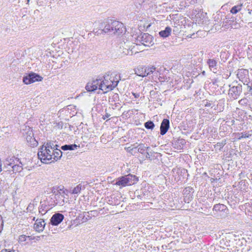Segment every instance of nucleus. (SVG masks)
<instances>
[{
  "mask_svg": "<svg viewBox=\"0 0 252 252\" xmlns=\"http://www.w3.org/2000/svg\"><path fill=\"white\" fill-rule=\"evenodd\" d=\"M120 76H113L112 73H106L103 76L87 83L85 88L88 92H94L97 89L103 93L113 90L119 82Z\"/></svg>",
  "mask_w": 252,
  "mask_h": 252,
  "instance_id": "f257e3e1",
  "label": "nucleus"
},
{
  "mask_svg": "<svg viewBox=\"0 0 252 252\" xmlns=\"http://www.w3.org/2000/svg\"><path fill=\"white\" fill-rule=\"evenodd\" d=\"M101 28L104 29L103 31L105 33L111 35H119L126 31V28L122 23L112 19H107L101 23Z\"/></svg>",
  "mask_w": 252,
  "mask_h": 252,
  "instance_id": "f03ea898",
  "label": "nucleus"
},
{
  "mask_svg": "<svg viewBox=\"0 0 252 252\" xmlns=\"http://www.w3.org/2000/svg\"><path fill=\"white\" fill-rule=\"evenodd\" d=\"M138 181V179L135 175L129 174L117 178L115 184L124 187L133 185Z\"/></svg>",
  "mask_w": 252,
  "mask_h": 252,
  "instance_id": "7ed1b4c3",
  "label": "nucleus"
},
{
  "mask_svg": "<svg viewBox=\"0 0 252 252\" xmlns=\"http://www.w3.org/2000/svg\"><path fill=\"white\" fill-rule=\"evenodd\" d=\"M54 151V149L46 148L42 146L38 152V157L43 163H50L52 160Z\"/></svg>",
  "mask_w": 252,
  "mask_h": 252,
  "instance_id": "20e7f679",
  "label": "nucleus"
},
{
  "mask_svg": "<svg viewBox=\"0 0 252 252\" xmlns=\"http://www.w3.org/2000/svg\"><path fill=\"white\" fill-rule=\"evenodd\" d=\"M137 42L136 45H138V42L145 46H150L154 44L153 37L149 33H144L141 34L136 38Z\"/></svg>",
  "mask_w": 252,
  "mask_h": 252,
  "instance_id": "39448f33",
  "label": "nucleus"
},
{
  "mask_svg": "<svg viewBox=\"0 0 252 252\" xmlns=\"http://www.w3.org/2000/svg\"><path fill=\"white\" fill-rule=\"evenodd\" d=\"M43 77L39 74L31 72L23 77V82L25 84L29 85L35 82L41 81Z\"/></svg>",
  "mask_w": 252,
  "mask_h": 252,
  "instance_id": "423d86ee",
  "label": "nucleus"
},
{
  "mask_svg": "<svg viewBox=\"0 0 252 252\" xmlns=\"http://www.w3.org/2000/svg\"><path fill=\"white\" fill-rule=\"evenodd\" d=\"M228 91V95L230 98L236 99L239 97L242 92V86L240 84L230 87Z\"/></svg>",
  "mask_w": 252,
  "mask_h": 252,
  "instance_id": "0eeeda50",
  "label": "nucleus"
},
{
  "mask_svg": "<svg viewBox=\"0 0 252 252\" xmlns=\"http://www.w3.org/2000/svg\"><path fill=\"white\" fill-rule=\"evenodd\" d=\"M236 75L239 81L242 82L244 85L248 83L250 81L249 71L247 69H239L237 70Z\"/></svg>",
  "mask_w": 252,
  "mask_h": 252,
  "instance_id": "6e6552de",
  "label": "nucleus"
},
{
  "mask_svg": "<svg viewBox=\"0 0 252 252\" xmlns=\"http://www.w3.org/2000/svg\"><path fill=\"white\" fill-rule=\"evenodd\" d=\"M24 136L30 146L34 147L37 146L38 142L33 137V133L32 129L29 128L28 131L24 134Z\"/></svg>",
  "mask_w": 252,
  "mask_h": 252,
  "instance_id": "1a4fd4ad",
  "label": "nucleus"
},
{
  "mask_svg": "<svg viewBox=\"0 0 252 252\" xmlns=\"http://www.w3.org/2000/svg\"><path fill=\"white\" fill-rule=\"evenodd\" d=\"M136 144H137V143L133 145L134 147L130 149V151H131V152H135L136 151H137L138 153L142 155H145L146 151H149V150L151 149L150 147L145 146L144 144L141 143L138 144L137 146H135Z\"/></svg>",
  "mask_w": 252,
  "mask_h": 252,
  "instance_id": "9d476101",
  "label": "nucleus"
},
{
  "mask_svg": "<svg viewBox=\"0 0 252 252\" xmlns=\"http://www.w3.org/2000/svg\"><path fill=\"white\" fill-rule=\"evenodd\" d=\"M63 219L64 216L62 214L55 213L50 219V223L52 225H58L63 220Z\"/></svg>",
  "mask_w": 252,
  "mask_h": 252,
  "instance_id": "9b49d317",
  "label": "nucleus"
},
{
  "mask_svg": "<svg viewBox=\"0 0 252 252\" xmlns=\"http://www.w3.org/2000/svg\"><path fill=\"white\" fill-rule=\"evenodd\" d=\"M186 23L185 18L183 16H180L178 19H176L175 21H174V25L173 26L174 28L173 29V32H178L179 30L181 28L183 25Z\"/></svg>",
  "mask_w": 252,
  "mask_h": 252,
  "instance_id": "f8f14e48",
  "label": "nucleus"
},
{
  "mask_svg": "<svg viewBox=\"0 0 252 252\" xmlns=\"http://www.w3.org/2000/svg\"><path fill=\"white\" fill-rule=\"evenodd\" d=\"M194 192V189L190 187H186L183 190V194L184 195L185 199L188 202L192 198L193 193Z\"/></svg>",
  "mask_w": 252,
  "mask_h": 252,
  "instance_id": "ddd939ff",
  "label": "nucleus"
},
{
  "mask_svg": "<svg viewBox=\"0 0 252 252\" xmlns=\"http://www.w3.org/2000/svg\"><path fill=\"white\" fill-rule=\"evenodd\" d=\"M169 120L164 119L162 121L160 126V133L161 135H164L169 128Z\"/></svg>",
  "mask_w": 252,
  "mask_h": 252,
  "instance_id": "4468645a",
  "label": "nucleus"
},
{
  "mask_svg": "<svg viewBox=\"0 0 252 252\" xmlns=\"http://www.w3.org/2000/svg\"><path fill=\"white\" fill-rule=\"evenodd\" d=\"M45 224L46 223L43 219H37L35 220L34 228L36 231L41 232L44 230Z\"/></svg>",
  "mask_w": 252,
  "mask_h": 252,
  "instance_id": "2eb2a0df",
  "label": "nucleus"
},
{
  "mask_svg": "<svg viewBox=\"0 0 252 252\" xmlns=\"http://www.w3.org/2000/svg\"><path fill=\"white\" fill-rule=\"evenodd\" d=\"M207 64L209 66L210 70L214 73L217 71L218 60L215 59H209L207 61Z\"/></svg>",
  "mask_w": 252,
  "mask_h": 252,
  "instance_id": "dca6fc26",
  "label": "nucleus"
},
{
  "mask_svg": "<svg viewBox=\"0 0 252 252\" xmlns=\"http://www.w3.org/2000/svg\"><path fill=\"white\" fill-rule=\"evenodd\" d=\"M186 143V140L182 138H179L172 143L173 147L177 150H182L183 149L184 146Z\"/></svg>",
  "mask_w": 252,
  "mask_h": 252,
  "instance_id": "f3484780",
  "label": "nucleus"
},
{
  "mask_svg": "<svg viewBox=\"0 0 252 252\" xmlns=\"http://www.w3.org/2000/svg\"><path fill=\"white\" fill-rule=\"evenodd\" d=\"M145 65H139L135 67L134 69V73L137 76L144 77H146V75L145 73Z\"/></svg>",
  "mask_w": 252,
  "mask_h": 252,
  "instance_id": "a211bd4d",
  "label": "nucleus"
},
{
  "mask_svg": "<svg viewBox=\"0 0 252 252\" xmlns=\"http://www.w3.org/2000/svg\"><path fill=\"white\" fill-rule=\"evenodd\" d=\"M213 211L216 212L220 211L224 213L225 214H228V209L226 206L222 204H217L214 206Z\"/></svg>",
  "mask_w": 252,
  "mask_h": 252,
  "instance_id": "6ab92c4d",
  "label": "nucleus"
},
{
  "mask_svg": "<svg viewBox=\"0 0 252 252\" xmlns=\"http://www.w3.org/2000/svg\"><path fill=\"white\" fill-rule=\"evenodd\" d=\"M62 155L63 152L61 151V150L58 149L57 148H56V149H54L52 160H51L50 163L52 162L56 161L60 159L62 156Z\"/></svg>",
  "mask_w": 252,
  "mask_h": 252,
  "instance_id": "aec40b11",
  "label": "nucleus"
},
{
  "mask_svg": "<svg viewBox=\"0 0 252 252\" xmlns=\"http://www.w3.org/2000/svg\"><path fill=\"white\" fill-rule=\"evenodd\" d=\"M53 206L49 204H41L39 207L38 212L42 215L45 214L49 210L52 208Z\"/></svg>",
  "mask_w": 252,
  "mask_h": 252,
  "instance_id": "412c9836",
  "label": "nucleus"
},
{
  "mask_svg": "<svg viewBox=\"0 0 252 252\" xmlns=\"http://www.w3.org/2000/svg\"><path fill=\"white\" fill-rule=\"evenodd\" d=\"M19 159L17 158H14V157L7 158L4 163V166L6 168H8V166H9L12 168L13 165H14L15 163L19 162Z\"/></svg>",
  "mask_w": 252,
  "mask_h": 252,
  "instance_id": "4be33fe9",
  "label": "nucleus"
},
{
  "mask_svg": "<svg viewBox=\"0 0 252 252\" xmlns=\"http://www.w3.org/2000/svg\"><path fill=\"white\" fill-rule=\"evenodd\" d=\"M59 187L55 186L52 188L51 189V193H53V195H55L54 198L56 199V200L57 201V197L61 196L62 197H64V195L62 194V192L60 191L59 190Z\"/></svg>",
  "mask_w": 252,
  "mask_h": 252,
  "instance_id": "5701e85b",
  "label": "nucleus"
},
{
  "mask_svg": "<svg viewBox=\"0 0 252 252\" xmlns=\"http://www.w3.org/2000/svg\"><path fill=\"white\" fill-rule=\"evenodd\" d=\"M171 31L170 27H166L164 30L159 32V34L161 37L166 38L170 35Z\"/></svg>",
  "mask_w": 252,
  "mask_h": 252,
  "instance_id": "b1692460",
  "label": "nucleus"
},
{
  "mask_svg": "<svg viewBox=\"0 0 252 252\" xmlns=\"http://www.w3.org/2000/svg\"><path fill=\"white\" fill-rule=\"evenodd\" d=\"M80 146L77 145L75 144H70V145H64L61 147V149L63 151H67V150H74L75 149H77L78 148H79Z\"/></svg>",
  "mask_w": 252,
  "mask_h": 252,
  "instance_id": "393cba45",
  "label": "nucleus"
},
{
  "mask_svg": "<svg viewBox=\"0 0 252 252\" xmlns=\"http://www.w3.org/2000/svg\"><path fill=\"white\" fill-rule=\"evenodd\" d=\"M146 77L151 75L156 70V67L153 65H145Z\"/></svg>",
  "mask_w": 252,
  "mask_h": 252,
  "instance_id": "a878e982",
  "label": "nucleus"
},
{
  "mask_svg": "<svg viewBox=\"0 0 252 252\" xmlns=\"http://www.w3.org/2000/svg\"><path fill=\"white\" fill-rule=\"evenodd\" d=\"M18 162H18L16 163H15L14 165H13L12 166V171L14 173L17 172H21L23 169L22 167L23 164L22 163V162L19 161Z\"/></svg>",
  "mask_w": 252,
  "mask_h": 252,
  "instance_id": "bb28decb",
  "label": "nucleus"
},
{
  "mask_svg": "<svg viewBox=\"0 0 252 252\" xmlns=\"http://www.w3.org/2000/svg\"><path fill=\"white\" fill-rule=\"evenodd\" d=\"M35 199H36L35 198L32 201V202H31L29 204L27 208V210L28 212L31 213H33V211H34L35 206L37 205V201H35Z\"/></svg>",
  "mask_w": 252,
  "mask_h": 252,
  "instance_id": "cd10ccee",
  "label": "nucleus"
},
{
  "mask_svg": "<svg viewBox=\"0 0 252 252\" xmlns=\"http://www.w3.org/2000/svg\"><path fill=\"white\" fill-rule=\"evenodd\" d=\"M104 29L103 28H101V23L99 24L98 28L94 29L93 32L95 35H99L105 33L104 31Z\"/></svg>",
  "mask_w": 252,
  "mask_h": 252,
  "instance_id": "c85d7f7f",
  "label": "nucleus"
},
{
  "mask_svg": "<svg viewBox=\"0 0 252 252\" xmlns=\"http://www.w3.org/2000/svg\"><path fill=\"white\" fill-rule=\"evenodd\" d=\"M242 6V4H241L233 6L230 10V12L232 14H236L238 12L241 10Z\"/></svg>",
  "mask_w": 252,
  "mask_h": 252,
  "instance_id": "c756f323",
  "label": "nucleus"
},
{
  "mask_svg": "<svg viewBox=\"0 0 252 252\" xmlns=\"http://www.w3.org/2000/svg\"><path fill=\"white\" fill-rule=\"evenodd\" d=\"M82 189H84L85 187L82 186L81 184H79L73 189L71 190V193L73 194H78L80 192Z\"/></svg>",
  "mask_w": 252,
  "mask_h": 252,
  "instance_id": "7c9ffc66",
  "label": "nucleus"
},
{
  "mask_svg": "<svg viewBox=\"0 0 252 252\" xmlns=\"http://www.w3.org/2000/svg\"><path fill=\"white\" fill-rule=\"evenodd\" d=\"M144 126L146 128L152 130L155 126L152 121H148L144 124Z\"/></svg>",
  "mask_w": 252,
  "mask_h": 252,
  "instance_id": "2f4dec72",
  "label": "nucleus"
},
{
  "mask_svg": "<svg viewBox=\"0 0 252 252\" xmlns=\"http://www.w3.org/2000/svg\"><path fill=\"white\" fill-rule=\"evenodd\" d=\"M44 148L51 149H56V148L58 147V146L56 144L54 145V143L51 142H47L45 145H43Z\"/></svg>",
  "mask_w": 252,
  "mask_h": 252,
  "instance_id": "473e14b6",
  "label": "nucleus"
},
{
  "mask_svg": "<svg viewBox=\"0 0 252 252\" xmlns=\"http://www.w3.org/2000/svg\"><path fill=\"white\" fill-rule=\"evenodd\" d=\"M245 85L247 86V93H245V95L248 94H250L251 95H252V82L250 81L247 84H245Z\"/></svg>",
  "mask_w": 252,
  "mask_h": 252,
  "instance_id": "72a5a7b5",
  "label": "nucleus"
},
{
  "mask_svg": "<svg viewBox=\"0 0 252 252\" xmlns=\"http://www.w3.org/2000/svg\"><path fill=\"white\" fill-rule=\"evenodd\" d=\"M252 131H248V132H242L241 133V136L238 138V139H241L242 138H249L252 135Z\"/></svg>",
  "mask_w": 252,
  "mask_h": 252,
  "instance_id": "f704fd0d",
  "label": "nucleus"
},
{
  "mask_svg": "<svg viewBox=\"0 0 252 252\" xmlns=\"http://www.w3.org/2000/svg\"><path fill=\"white\" fill-rule=\"evenodd\" d=\"M30 236H27L25 235H22L19 236V241L20 242H24L26 241L27 238H29Z\"/></svg>",
  "mask_w": 252,
  "mask_h": 252,
  "instance_id": "c9c22d12",
  "label": "nucleus"
},
{
  "mask_svg": "<svg viewBox=\"0 0 252 252\" xmlns=\"http://www.w3.org/2000/svg\"><path fill=\"white\" fill-rule=\"evenodd\" d=\"M226 144V140L224 139L221 142H218L216 144L217 146L220 147V148H222Z\"/></svg>",
  "mask_w": 252,
  "mask_h": 252,
  "instance_id": "e433bc0d",
  "label": "nucleus"
},
{
  "mask_svg": "<svg viewBox=\"0 0 252 252\" xmlns=\"http://www.w3.org/2000/svg\"><path fill=\"white\" fill-rule=\"evenodd\" d=\"M153 153H154V152L150 151V150L149 151H146V152H145V154L146 158L151 160V157L152 156V154Z\"/></svg>",
  "mask_w": 252,
  "mask_h": 252,
  "instance_id": "4c0bfd02",
  "label": "nucleus"
},
{
  "mask_svg": "<svg viewBox=\"0 0 252 252\" xmlns=\"http://www.w3.org/2000/svg\"><path fill=\"white\" fill-rule=\"evenodd\" d=\"M248 100L247 98H243L239 101V104L241 105H246L248 103Z\"/></svg>",
  "mask_w": 252,
  "mask_h": 252,
  "instance_id": "58836bf2",
  "label": "nucleus"
},
{
  "mask_svg": "<svg viewBox=\"0 0 252 252\" xmlns=\"http://www.w3.org/2000/svg\"><path fill=\"white\" fill-rule=\"evenodd\" d=\"M113 101H117L119 100V94L117 93L114 94L112 97Z\"/></svg>",
  "mask_w": 252,
  "mask_h": 252,
  "instance_id": "ea45409f",
  "label": "nucleus"
},
{
  "mask_svg": "<svg viewBox=\"0 0 252 252\" xmlns=\"http://www.w3.org/2000/svg\"><path fill=\"white\" fill-rule=\"evenodd\" d=\"M62 197H61V196L60 197H57V201L55 200H54L53 201H52V202L51 203V205L53 206H55V205H56L58 203H59V201L60 199H62Z\"/></svg>",
  "mask_w": 252,
  "mask_h": 252,
  "instance_id": "a19ab883",
  "label": "nucleus"
},
{
  "mask_svg": "<svg viewBox=\"0 0 252 252\" xmlns=\"http://www.w3.org/2000/svg\"><path fill=\"white\" fill-rule=\"evenodd\" d=\"M3 228V221L2 220V217L0 215V232H1Z\"/></svg>",
  "mask_w": 252,
  "mask_h": 252,
  "instance_id": "79ce46f5",
  "label": "nucleus"
},
{
  "mask_svg": "<svg viewBox=\"0 0 252 252\" xmlns=\"http://www.w3.org/2000/svg\"><path fill=\"white\" fill-rule=\"evenodd\" d=\"M64 187L63 186L59 187V190L60 191L62 192V194H63L64 195V194L65 193V190H63Z\"/></svg>",
  "mask_w": 252,
  "mask_h": 252,
  "instance_id": "37998d69",
  "label": "nucleus"
},
{
  "mask_svg": "<svg viewBox=\"0 0 252 252\" xmlns=\"http://www.w3.org/2000/svg\"><path fill=\"white\" fill-rule=\"evenodd\" d=\"M110 116V115L109 113L106 112L105 115L103 116L102 118L103 120H105L106 119L108 118Z\"/></svg>",
  "mask_w": 252,
  "mask_h": 252,
  "instance_id": "c03bdc74",
  "label": "nucleus"
},
{
  "mask_svg": "<svg viewBox=\"0 0 252 252\" xmlns=\"http://www.w3.org/2000/svg\"><path fill=\"white\" fill-rule=\"evenodd\" d=\"M132 94L134 96V98H138L140 96V94L139 93H132Z\"/></svg>",
  "mask_w": 252,
  "mask_h": 252,
  "instance_id": "a18cd8bd",
  "label": "nucleus"
},
{
  "mask_svg": "<svg viewBox=\"0 0 252 252\" xmlns=\"http://www.w3.org/2000/svg\"><path fill=\"white\" fill-rule=\"evenodd\" d=\"M88 213L91 215L94 216L95 215L97 214V211L95 210H93L88 212Z\"/></svg>",
  "mask_w": 252,
  "mask_h": 252,
  "instance_id": "49530a36",
  "label": "nucleus"
},
{
  "mask_svg": "<svg viewBox=\"0 0 252 252\" xmlns=\"http://www.w3.org/2000/svg\"><path fill=\"white\" fill-rule=\"evenodd\" d=\"M0 252H16L15 250H8L6 249L2 250Z\"/></svg>",
  "mask_w": 252,
  "mask_h": 252,
  "instance_id": "de8ad7c7",
  "label": "nucleus"
},
{
  "mask_svg": "<svg viewBox=\"0 0 252 252\" xmlns=\"http://www.w3.org/2000/svg\"><path fill=\"white\" fill-rule=\"evenodd\" d=\"M225 53L224 52L223 53H220V57H221L222 56L223 57L224 55H225Z\"/></svg>",
  "mask_w": 252,
  "mask_h": 252,
  "instance_id": "09e8293b",
  "label": "nucleus"
},
{
  "mask_svg": "<svg viewBox=\"0 0 252 252\" xmlns=\"http://www.w3.org/2000/svg\"><path fill=\"white\" fill-rule=\"evenodd\" d=\"M206 106H208V107H209L211 106V103H207V104L205 105Z\"/></svg>",
  "mask_w": 252,
  "mask_h": 252,
  "instance_id": "8fccbe9b",
  "label": "nucleus"
},
{
  "mask_svg": "<svg viewBox=\"0 0 252 252\" xmlns=\"http://www.w3.org/2000/svg\"><path fill=\"white\" fill-rule=\"evenodd\" d=\"M202 75H206V72H205V71H203L202 72Z\"/></svg>",
  "mask_w": 252,
  "mask_h": 252,
  "instance_id": "3c124183",
  "label": "nucleus"
},
{
  "mask_svg": "<svg viewBox=\"0 0 252 252\" xmlns=\"http://www.w3.org/2000/svg\"><path fill=\"white\" fill-rule=\"evenodd\" d=\"M234 123H235V121L234 120H232L231 121L232 125H234Z\"/></svg>",
  "mask_w": 252,
  "mask_h": 252,
  "instance_id": "603ef678",
  "label": "nucleus"
},
{
  "mask_svg": "<svg viewBox=\"0 0 252 252\" xmlns=\"http://www.w3.org/2000/svg\"><path fill=\"white\" fill-rule=\"evenodd\" d=\"M27 4H29V2H30V0H27Z\"/></svg>",
  "mask_w": 252,
  "mask_h": 252,
  "instance_id": "864d4df0",
  "label": "nucleus"
},
{
  "mask_svg": "<svg viewBox=\"0 0 252 252\" xmlns=\"http://www.w3.org/2000/svg\"><path fill=\"white\" fill-rule=\"evenodd\" d=\"M32 220H35V217H33Z\"/></svg>",
  "mask_w": 252,
  "mask_h": 252,
  "instance_id": "5fc2aeb1",
  "label": "nucleus"
},
{
  "mask_svg": "<svg viewBox=\"0 0 252 252\" xmlns=\"http://www.w3.org/2000/svg\"><path fill=\"white\" fill-rule=\"evenodd\" d=\"M71 227V225H70L68 227H67V229H70Z\"/></svg>",
  "mask_w": 252,
  "mask_h": 252,
  "instance_id": "6e6d98bb",
  "label": "nucleus"
},
{
  "mask_svg": "<svg viewBox=\"0 0 252 252\" xmlns=\"http://www.w3.org/2000/svg\"><path fill=\"white\" fill-rule=\"evenodd\" d=\"M117 104H118L117 103H115V106H116V107H117Z\"/></svg>",
  "mask_w": 252,
  "mask_h": 252,
  "instance_id": "4d7b16f0",
  "label": "nucleus"
},
{
  "mask_svg": "<svg viewBox=\"0 0 252 252\" xmlns=\"http://www.w3.org/2000/svg\"><path fill=\"white\" fill-rule=\"evenodd\" d=\"M140 197H141V196H140V195H138V196H137V197H138V198H140Z\"/></svg>",
  "mask_w": 252,
  "mask_h": 252,
  "instance_id": "13d9d810",
  "label": "nucleus"
}]
</instances>
